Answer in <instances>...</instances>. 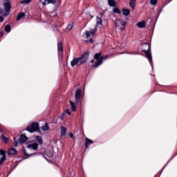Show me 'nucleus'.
I'll return each mask as SVG.
<instances>
[{
	"instance_id": "obj_5",
	"label": "nucleus",
	"mask_w": 177,
	"mask_h": 177,
	"mask_svg": "<svg viewBox=\"0 0 177 177\" xmlns=\"http://www.w3.org/2000/svg\"><path fill=\"white\" fill-rule=\"evenodd\" d=\"M89 52L84 53L80 57H78L81 64H84V63H86V61L88 59H89Z\"/></svg>"
},
{
	"instance_id": "obj_43",
	"label": "nucleus",
	"mask_w": 177,
	"mask_h": 177,
	"mask_svg": "<svg viewBox=\"0 0 177 177\" xmlns=\"http://www.w3.org/2000/svg\"><path fill=\"white\" fill-rule=\"evenodd\" d=\"M30 156H34L33 154H30Z\"/></svg>"
},
{
	"instance_id": "obj_41",
	"label": "nucleus",
	"mask_w": 177,
	"mask_h": 177,
	"mask_svg": "<svg viewBox=\"0 0 177 177\" xmlns=\"http://www.w3.org/2000/svg\"><path fill=\"white\" fill-rule=\"evenodd\" d=\"M90 42H93L92 39H90Z\"/></svg>"
},
{
	"instance_id": "obj_25",
	"label": "nucleus",
	"mask_w": 177,
	"mask_h": 177,
	"mask_svg": "<svg viewBox=\"0 0 177 177\" xmlns=\"http://www.w3.org/2000/svg\"><path fill=\"white\" fill-rule=\"evenodd\" d=\"M74 27V23H71L69 25H68L67 28H66V31H70L71 30H73Z\"/></svg>"
},
{
	"instance_id": "obj_17",
	"label": "nucleus",
	"mask_w": 177,
	"mask_h": 177,
	"mask_svg": "<svg viewBox=\"0 0 177 177\" xmlns=\"http://www.w3.org/2000/svg\"><path fill=\"white\" fill-rule=\"evenodd\" d=\"M130 14H131V10H129V9L123 8L122 15L124 16H129Z\"/></svg>"
},
{
	"instance_id": "obj_12",
	"label": "nucleus",
	"mask_w": 177,
	"mask_h": 177,
	"mask_svg": "<svg viewBox=\"0 0 177 177\" xmlns=\"http://www.w3.org/2000/svg\"><path fill=\"white\" fill-rule=\"evenodd\" d=\"M81 99V89H77L75 93V103Z\"/></svg>"
},
{
	"instance_id": "obj_8",
	"label": "nucleus",
	"mask_w": 177,
	"mask_h": 177,
	"mask_svg": "<svg viewBox=\"0 0 177 177\" xmlns=\"http://www.w3.org/2000/svg\"><path fill=\"white\" fill-rule=\"evenodd\" d=\"M10 0H4V10L6 12H10Z\"/></svg>"
},
{
	"instance_id": "obj_42",
	"label": "nucleus",
	"mask_w": 177,
	"mask_h": 177,
	"mask_svg": "<svg viewBox=\"0 0 177 177\" xmlns=\"http://www.w3.org/2000/svg\"><path fill=\"white\" fill-rule=\"evenodd\" d=\"M0 132H2V131H1V128H0Z\"/></svg>"
},
{
	"instance_id": "obj_33",
	"label": "nucleus",
	"mask_w": 177,
	"mask_h": 177,
	"mask_svg": "<svg viewBox=\"0 0 177 177\" xmlns=\"http://www.w3.org/2000/svg\"><path fill=\"white\" fill-rule=\"evenodd\" d=\"M18 145H19V141H16V138H15V147H17Z\"/></svg>"
},
{
	"instance_id": "obj_32",
	"label": "nucleus",
	"mask_w": 177,
	"mask_h": 177,
	"mask_svg": "<svg viewBox=\"0 0 177 177\" xmlns=\"http://www.w3.org/2000/svg\"><path fill=\"white\" fill-rule=\"evenodd\" d=\"M30 2H31V0H23L21 3H30Z\"/></svg>"
},
{
	"instance_id": "obj_31",
	"label": "nucleus",
	"mask_w": 177,
	"mask_h": 177,
	"mask_svg": "<svg viewBox=\"0 0 177 177\" xmlns=\"http://www.w3.org/2000/svg\"><path fill=\"white\" fill-rule=\"evenodd\" d=\"M150 3H151V5H153V6L156 5L157 4V0H151Z\"/></svg>"
},
{
	"instance_id": "obj_3",
	"label": "nucleus",
	"mask_w": 177,
	"mask_h": 177,
	"mask_svg": "<svg viewBox=\"0 0 177 177\" xmlns=\"http://www.w3.org/2000/svg\"><path fill=\"white\" fill-rule=\"evenodd\" d=\"M115 26L117 28L121 30V31H124L125 30V26H127V21L117 19L115 21Z\"/></svg>"
},
{
	"instance_id": "obj_40",
	"label": "nucleus",
	"mask_w": 177,
	"mask_h": 177,
	"mask_svg": "<svg viewBox=\"0 0 177 177\" xmlns=\"http://www.w3.org/2000/svg\"><path fill=\"white\" fill-rule=\"evenodd\" d=\"M94 62H95V60H94V59H92V60L91 61V63H94Z\"/></svg>"
},
{
	"instance_id": "obj_28",
	"label": "nucleus",
	"mask_w": 177,
	"mask_h": 177,
	"mask_svg": "<svg viewBox=\"0 0 177 177\" xmlns=\"http://www.w3.org/2000/svg\"><path fill=\"white\" fill-rule=\"evenodd\" d=\"M0 15H1L2 16H8V13L1 8H0Z\"/></svg>"
},
{
	"instance_id": "obj_19",
	"label": "nucleus",
	"mask_w": 177,
	"mask_h": 177,
	"mask_svg": "<svg viewBox=\"0 0 177 177\" xmlns=\"http://www.w3.org/2000/svg\"><path fill=\"white\" fill-rule=\"evenodd\" d=\"M66 132H67V129L64 127H61V136H66Z\"/></svg>"
},
{
	"instance_id": "obj_30",
	"label": "nucleus",
	"mask_w": 177,
	"mask_h": 177,
	"mask_svg": "<svg viewBox=\"0 0 177 177\" xmlns=\"http://www.w3.org/2000/svg\"><path fill=\"white\" fill-rule=\"evenodd\" d=\"M1 140H3V142H5V143H8V140L6 137H5V136L2 135L1 136Z\"/></svg>"
},
{
	"instance_id": "obj_1",
	"label": "nucleus",
	"mask_w": 177,
	"mask_h": 177,
	"mask_svg": "<svg viewBox=\"0 0 177 177\" xmlns=\"http://www.w3.org/2000/svg\"><path fill=\"white\" fill-rule=\"evenodd\" d=\"M103 24V21L102 20V18L97 17H96V26L95 28L92 29L90 32L86 31L85 35L86 38H89L91 35H95L96 34V32L97 31V26H102Z\"/></svg>"
},
{
	"instance_id": "obj_11",
	"label": "nucleus",
	"mask_w": 177,
	"mask_h": 177,
	"mask_svg": "<svg viewBox=\"0 0 177 177\" xmlns=\"http://www.w3.org/2000/svg\"><path fill=\"white\" fill-rule=\"evenodd\" d=\"M144 52H145V55H146V57H147L149 62H150L151 63H152V62H153V58H152V57H151V53H150V51L145 50Z\"/></svg>"
},
{
	"instance_id": "obj_4",
	"label": "nucleus",
	"mask_w": 177,
	"mask_h": 177,
	"mask_svg": "<svg viewBox=\"0 0 177 177\" xmlns=\"http://www.w3.org/2000/svg\"><path fill=\"white\" fill-rule=\"evenodd\" d=\"M26 131L30 133L37 132V131H39V125L37 122H33L26 127Z\"/></svg>"
},
{
	"instance_id": "obj_20",
	"label": "nucleus",
	"mask_w": 177,
	"mask_h": 177,
	"mask_svg": "<svg viewBox=\"0 0 177 177\" xmlns=\"http://www.w3.org/2000/svg\"><path fill=\"white\" fill-rule=\"evenodd\" d=\"M17 153V151L15 148L10 149L8 151L9 156H15Z\"/></svg>"
},
{
	"instance_id": "obj_14",
	"label": "nucleus",
	"mask_w": 177,
	"mask_h": 177,
	"mask_svg": "<svg viewBox=\"0 0 177 177\" xmlns=\"http://www.w3.org/2000/svg\"><path fill=\"white\" fill-rule=\"evenodd\" d=\"M57 50L59 55H62L63 53V44L62 43L57 44Z\"/></svg>"
},
{
	"instance_id": "obj_21",
	"label": "nucleus",
	"mask_w": 177,
	"mask_h": 177,
	"mask_svg": "<svg viewBox=\"0 0 177 177\" xmlns=\"http://www.w3.org/2000/svg\"><path fill=\"white\" fill-rule=\"evenodd\" d=\"M70 104H71V106L72 111H75V110L77 109V104H75V103H74L72 101H70Z\"/></svg>"
},
{
	"instance_id": "obj_23",
	"label": "nucleus",
	"mask_w": 177,
	"mask_h": 177,
	"mask_svg": "<svg viewBox=\"0 0 177 177\" xmlns=\"http://www.w3.org/2000/svg\"><path fill=\"white\" fill-rule=\"evenodd\" d=\"M35 138V139L37 140V141L38 142V143L39 145H42L43 141H42V137L41 136H36Z\"/></svg>"
},
{
	"instance_id": "obj_37",
	"label": "nucleus",
	"mask_w": 177,
	"mask_h": 177,
	"mask_svg": "<svg viewBox=\"0 0 177 177\" xmlns=\"http://www.w3.org/2000/svg\"><path fill=\"white\" fill-rule=\"evenodd\" d=\"M24 156H28V154L27 153V152L26 151V150L24 151Z\"/></svg>"
},
{
	"instance_id": "obj_2",
	"label": "nucleus",
	"mask_w": 177,
	"mask_h": 177,
	"mask_svg": "<svg viewBox=\"0 0 177 177\" xmlns=\"http://www.w3.org/2000/svg\"><path fill=\"white\" fill-rule=\"evenodd\" d=\"M100 56H102V52L95 54L94 59L95 60H97V62H95V64L93 66V68H96L99 67V66H100V64H102L103 63V60H106V59H107V57H109L108 55H103L102 57H100Z\"/></svg>"
},
{
	"instance_id": "obj_18",
	"label": "nucleus",
	"mask_w": 177,
	"mask_h": 177,
	"mask_svg": "<svg viewBox=\"0 0 177 177\" xmlns=\"http://www.w3.org/2000/svg\"><path fill=\"white\" fill-rule=\"evenodd\" d=\"M93 143V141L91 139L88 138H86V144H85V147L88 149V147H89L90 145H92Z\"/></svg>"
},
{
	"instance_id": "obj_38",
	"label": "nucleus",
	"mask_w": 177,
	"mask_h": 177,
	"mask_svg": "<svg viewBox=\"0 0 177 177\" xmlns=\"http://www.w3.org/2000/svg\"><path fill=\"white\" fill-rule=\"evenodd\" d=\"M69 136H70L71 138H74V134H73V133H71L69 134Z\"/></svg>"
},
{
	"instance_id": "obj_39",
	"label": "nucleus",
	"mask_w": 177,
	"mask_h": 177,
	"mask_svg": "<svg viewBox=\"0 0 177 177\" xmlns=\"http://www.w3.org/2000/svg\"><path fill=\"white\" fill-rule=\"evenodd\" d=\"M0 37H3V32H0Z\"/></svg>"
},
{
	"instance_id": "obj_6",
	"label": "nucleus",
	"mask_w": 177,
	"mask_h": 177,
	"mask_svg": "<svg viewBox=\"0 0 177 177\" xmlns=\"http://www.w3.org/2000/svg\"><path fill=\"white\" fill-rule=\"evenodd\" d=\"M82 65L81 64V62L80 61V58L78 57H75L73 61H71V67L74 68L75 66L77 67H80V66Z\"/></svg>"
},
{
	"instance_id": "obj_36",
	"label": "nucleus",
	"mask_w": 177,
	"mask_h": 177,
	"mask_svg": "<svg viewBox=\"0 0 177 177\" xmlns=\"http://www.w3.org/2000/svg\"><path fill=\"white\" fill-rule=\"evenodd\" d=\"M65 113H66V114H68V115H71V113H70V111H68V110H66V111H65Z\"/></svg>"
},
{
	"instance_id": "obj_10",
	"label": "nucleus",
	"mask_w": 177,
	"mask_h": 177,
	"mask_svg": "<svg viewBox=\"0 0 177 177\" xmlns=\"http://www.w3.org/2000/svg\"><path fill=\"white\" fill-rule=\"evenodd\" d=\"M28 149H30L34 150V151L38 150V143L35 142L33 144H29L28 145Z\"/></svg>"
},
{
	"instance_id": "obj_15",
	"label": "nucleus",
	"mask_w": 177,
	"mask_h": 177,
	"mask_svg": "<svg viewBox=\"0 0 177 177\" xmlns=\"http://www.w3.org/2000/svg\"><path fill=\"white\" fill-rule=\"evenodd\" d=\"M136 26H138V28H144V27H146V23L145 21H142L137 23Z\"/></svg>"
},
{
	"instance_id": "obj_7",
	"label": "nucleus",
	"mask_w": 177,
	"mask_h": 177,
	"mask_svg": "<svg viewBox=\"0 0 177 177\" xmlns=\"http://www.w3.org/2000/svg\"><path fill=\"white\" fill-rule=\"evenodd\" d=\"M0 156H2L0 158V165H2L5 160H6V152H5V150L0 149Z\"/></svg>"
},
{
	"instance_id": "obj_16",
	"label": "nucleus",
	"mask_w": 177,
	"mask_h": 177,
	"mask_svg": "<svg viewBox=\"0 0 177 177\" xmlns=\"http://www.w3.org/2000/svg\"><path fill=\"white\" fill-rule=\"evenodd\" d=\"M129 6L130 8H132L133 10H135V6H136V0H130Z\"/></svg>"
},
{
	"instance_id": "obj_22",
	"label": "nucleus",
	"mask_w": 177,
	"mask_h": 177,
	"mask_svg": "<svg viewBox=\"0 0 177 177\" xmlns=\"http://www.w3.org/2000/svg\"><path fill=\"white\" fill-rule=\"evenodd\" d=\"M108 3L109 6H112L113 8L115 7L116 3L114 0H108Z\"/></svg>"
},
{
	"instance_id": "obj_35",
	"label": "nucleus",
	"mask_w": 177,
	"mask_h": 177,
	"mask_svg": "<svg viewBox=\"0 0 177 177\" xmlns=\"http://www.w3.org/2000/svg\"><path fill=\"white\" fill-rule=\"evenodd\" d=\"M3 20H4L3 17L0 16V22L2 23V21H3Z\"/></svg>"
},
{
	"instance_id": "obj_13",
	"label": "nucleus",
	"mask_w": 177,
	"mask_h": 177,
	"mask_svg": "<svg viewBox=\"0 0 177 177\" xmlns=\"http://www.w3.org/2000/svg\"><path fill=\"white\" fill-rule=\"evenodd\" d=\"M27 140H28V138L27 136H26V135L21 134L20 136V139H19L20 143H26V142H27Z\"/></svg>"
},
{
	"instance_id": "obj_27",
	"label": "nucleus",
	"mask_w": 177,
	"mask_h": 177,
	"mask_svg": "<svg viewBox=\"0 0 177 177\" xmlns=\"http://www.w3.org/2000/svg\"><path fill=\"white\" fill-rule=\"evenodd\" d=\"M113 12H114V13H118V15H121V11L120 10V9H118V8H113Z\"/></svg>"
},
{
	"instance_id": "obj_29",
	"label": "nucleus",
	"mask_w": 177,
	"mask_h": 177,
	"mask_svg": "<svg viewBox=\"0 0 177 177\" xmlns=\"http://www.w3.org/2000/svg\"><path fill=\"white\" fill-rule=\"evenodd\" d=\"M5 31L6 32H10V25H7L5 27Z\"/></svg>"
},
{
	"instance_id": "obj_9",
	"label": "nucleus",
	"mask_w": 177,
	"mask_h": 177,
	"mask_svg": "<svg viewBox=\"0 0 177 177\" xmlns=\"http://www.w3.org/2000/svg\"><path fill=\"white\" fill-rule=\"evenodd\" d=\"M57 0H40L39 2L42 3L43 6H45L49 3H56Z\"/></svg>"
},
{
	"instance_id": "obj_26",
	"label": "nucleus",
	"mask_w": 177,
	"mask_h": 177,
	"mask_svg": "<svg viewBox=\"0 0 177 177\" xmlns=\"http://www.w3.org/2000/svg\"><path fill=\"white\" fill-rule=\"evenodd\" d=\"M42 131H48L49 130V125L48 123H46L44 126L41 127Z\"/></svg>"
},
{
	"instance_id": "obj_34",
	"label": "nucleus",
	"mask_w": 177,
	"mask_h": 177,
	"mask_svg": "<svg viewBox=\"0 0 177 177\" xmlns=\"http://www.w3.org/2000/svg\"><path fill=\"white\" fill-rule=\"evenodd\" d=\"M48 157H50V158H52V157H53V153L52 152H50L48 154Z\"/></svg>"
},
{
	"instance_id": "obj_24",
	"label": "nucleus",
	"mask_w": 177,
	"mask_h": 177,
	"mask_svg": "<svg viewBox=\"0 0 177 177\" xmlns=\"http://www.w3.org/2000/svg\"><path fill=\"white\" fill-rule=\"evenodd\" d=\"M24 16H26V13H24V12H21V13H19V14L17 15V20L19 21V20H20L21 19H23V17H24Z\"/></svg>"
}]
</instances>
